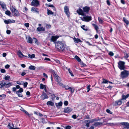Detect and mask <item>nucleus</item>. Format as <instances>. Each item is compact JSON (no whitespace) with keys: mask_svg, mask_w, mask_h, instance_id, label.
<instances>
[{"mask_svg":"<svg viewBox=\"0 0 129 129\" xmlns=\"http://www.w3.org/2000/svg\"><path fill=\"white\" fill-rule=\"evenodd\" d=\"M50 72L52 74L53 76L55 77V81L58 83L57 84L60 86H62L66 90H68L70 87L68 85H64L61 82V80L59 79V77L55 72L54 70L50 69L49 70Z\"/></svg>","mask_w":129,"mask_h":129,"instance_id":"f257e3e1","label":"nucleus"},{"mask_svg":"<svg viewBox=\"0 0 129 129\" xmlns=\"http://www.w3.org/2000/svg\"><path fill=\"white\" fill-rule=\"evenodd\" d=\"M55 47L59 52H64L65 50L66 45L62 41H58L55 44Z\"/></svg>","mask_w":129,"mask_h":129,"instance_id":"f03ea898","label":"nucleus"},{"mask_svg":"<svg viewBox=\"0 0 129 129\" xmlns=\"http://www.w3.org/2000/svg\"><path fill=\"white\" fill-rule=\"evenodd\" d=\"M12 85V83L10 82H4V81H1V83H0V88L4 87L6 88L9 87Z\"/></svg>","mask_w":129,"mask_h":129,"instance_id":"7ed1b4c3","label":"nucleus"},{"mask_svg":"<svg viewBox=\"0 0 129 129\" xmlns=\"http://www.w3.org/2000/svg\"><path fill=\"white\" fill-rule=\"evenodd\" d=\"M120 73V76L122 79H124L127 77L129 75V72L128 71L125 70H123Z\"/></svg>","mask_w":129,"mask_h":129,"instance_id":"20e7f679","label":"nucleus"},{"mask_svg":"<svg viewBox=\"0 0 129 129\" xmlns=\"http://www.w3.org/2000/svg\"><path fill=\"white\" fill-rule=\"evenodd\" d=\"M10 9L12 13L14 14V16L17 17L20 16V14L18 11L15 8H14L12 6L10 7Z\"/></svg>","mask_w":129,"mask_h":129,"instance_id":"39448f33","label":"nucleus"},{"mask_svg":"<svg viewBox=\"0 0 129 129\" xmlns=\"http://www.w3.org/2000/svg\"><path fill=\"white\" fill-rule=\"evenodd\" d=\"M118 67L121 70H125V69L124 62L119 61L118 63Z\"/></svg>","mask_w":129,"mask_h":129,"instance_id":"423d86ee","label":"nucleus"},{"mask_svg":"<svg viewBox=\"0 0 129 129\" xmlns=\"http://www.w3.org/2000/svg\"><path fill=\"white\" fill-rule=\"evenodd\" d=\"M80 18L83 21L86 22H88L91 20L92 19V17L91 16H85L81 17Z\"/></svg>","mask_w":129,"mask_h":129,"instance_id":"0eeeda50","label":"nucleus"},{"mask_svg":"<svg viewBox=\"0 0 129 129\" xmlns=\"http://www.w3.org/2000/svg\"><path fill=\"white\" fill-rule=\"evenodd\" d=\"M64 12L66 15L69 18L70 16V14L69 11V7L66 6L64 7Z\"/></svg>","mask_w":129,"mask_h":129,"instance_id":"6e6552de","label":"nucleus"},{"mask_svg":"<svg viewBox=\"0 0 129 129\" xmlns=\"http://www.w3.org/2000/svg\"><path fill=\"white\" fill-rule=\"evenodd\" d=\"M120 124L123 126L122 129H129V123L123 122H121Z\"/></svg>","mask_w":129,"mask_h":129,"instance_id":"1a4fd4ad","label":"nucleus"},{"mask_svg":"<svg viewBox=\"0 0 129 129\" xmlns=\"http://www.w3.org/2000/svg\"><path fill=\"white\" fill-rule=\"evenodd\" d=\"M33 1L31 2L32 6L37 7L40 5V3L38 0H32Z\"/></svg>","mask_w":129,"mask_h":129,"instance_id":"9d476101","label":"nucleus"},{"mask_svg":"<svg viewBox=\"0 0 129 129\" xmlns=\"http://www.w3.org/2000/svg\"><path fill=\"white\" fill-rule=\"evenodd\" d=\"M40 98L42 100H43L45 99L48 98L49 97L43 91L42 94L40 96Z\"/></svg>","mask_w":129,"mask_h":129,"instance_id":"9b49d317","label":"nucleus"},{"mask_svg":"<svg viewBox=\"0 0 129 129\" xmlns=\"http://www.w3.org/2000/svg\"><path fill=\"white\" fill-rule=\"evenodd\" d=\"M72 108L70 107H67L64 108L63 112L65 113H69L72 111Z\"/></svg>","mask_w":129,"mask_h":129,"instance_id":"f8f14e48","label":"nucleus"},{"mask_svg":"<svg viewBox=\"0 0 129 129\" xmlns=\"http://www.w3.org/2000/svg\"><path fill=\"white\" fill-rule=\"evenodd\" d=\"M76 12L79 15L82 16H85V14L83 10L79 8L77 10Z\"/></svg>","mask_w":129,"mask_h":129,"instance_id":"ddd939ff","label":"nucleus"},{"mask_svg":"<svg viewBox=\"0 0 129 129\" xmlns=\"http://www.w3.org/2000/svg\"><path fill=\"white\" fill-rule=\"evenodd\" d=\"M59 37V36H52L51 38L50 41L54 43H56L57 39Z\"/></svg>","mask_w":129,"mask_h":129,"instance_id":"4468645a","label":"nucleus"},{"mask_svg":"<svg viewBox=\"0 0 129 129\" xmlns=\"http://www.w3.org/2000/svg\"><path fill=\"white\" fill-rule=\"evenodd\" d=\"M83 10L84 13H88L90 10V8L89 7L85 6L83 8Z\"/></svg>","mask_w":129,"mask_h":129,"instance_id":"2eb2a0df","label":"nucleus"},{"mask_svg":"<svg viewBox=\"0 0 129 129\" xmlns=\"http://www.w3.org/2000/svg\"><path fill=\"white\" fill-rule=\"evenodd\" d=\"M31 11L33 13H36L39 14V9L35 7H32L31 9Z\"/></svg>","mask_w":129,"mask_h":129,"instance_id":"dca6fc26","label":"nucleus"},{"mask_svg":"<svg viewBox=\"0 0 129 129\" xmlns=\"http://www.w3.org/2000/svg\"><path fill=\"white\" fill-rule=\"evenodd\" d=\"M122 100L120 99L118 101L115 102L114 105L115 106L120 105L122 104Z\"/></svg>","mask_w":129,"mask_h":129,"instance_id":"f3484780","label":"nucleus"},{"mask_svg":"<svg viewBox=\"0 0 129 129\" xmlns=\"http://www.w3.org/2000/svg\"><path fill=\"white\" fill-rule=\"evenodd\" d=\"M103 124L102 122H95L92 125L94 126L95 127H96L99 126H101Z\"/></svg>","mask_w":129,"mask_h":129,"instance_id":"a211bd4d","label":"nucleus"},{"mask_svg":"<svg viewBox=\"0 0 129 129\" xmlns=\"http://www.w3.org/2000/svg\"><path fill=\"white\" fill-rule=\"evenodd\" d=\"M18 55L19 57H22L23 56L27 57V56L24 55L20 50H19L18 51Z\"/></svg>","mask_w":129,"mask_h":129,"instance_id":"6ab92c4d","label":"nucleus"},{"mask_svg":"<svg viewBox=\"0 0 129 129\" xmlns=\"http://www.w3.org/2000/svg\"><path fill=\"white\" fill-rule=\"evenodd\" d=\"M73 40L74 42L76 43H78L79 42H82L81 41L80 39L76 38L75 37H74L73 38Z\"/></svg>","mask_w":129,"mask_h":129,"instance_id":"aec40b11","label":"nucleus"},{"mask_svg":"<svg viewBox=\"0 0 129 129\" xmlns=\"http://www.w3.org/2000/svg\"><path fill=\"white\" fill-rule=\"evenodd\" d=\"M92 25L95 30L96 32L98 33V30L99 29V27L96 24L94 23L92 24Z\"/></svg>","mask_w":129,"mask_h":129,"instance_id":"412c9836","label":"nucleus"},{"mask_svg":"<svg viewBox=\"0 0 129 129\" xmlns=\"http://www.w3.org/2000/svg\"><path fill=\"white\" fill-rule=\"evenodd\" d=\"M37 30L39 31H44L45 30V28H44L43 27H42L39 26L37 28Z\"/></svg>","mask_w":129,"mask_h":129,"instance_id":"4be33fe9","label":"nucleus"},{"mask_svg":"<svg viewBox=\"0 0 129 129\" xmlns=\"http://www.w3.org/2000/svg\"><path fill=\"white\" fill-rule=\"evenodd\" d=\"M81 27L84 30L87 31L88 30V27L87 26H86L85 25L81 26Z\"/></svg>","mask_w":129,"mask_h":129,"instance_id":"5701e85b","label":"nucleus"},{"mask_svg":"<svg viewBox=\"0 0 129 129\" xmlns=\"http://www.w3.org/2000/svg\"><path fill=\"white\" fill-rule=\"evenodd\" d=\"M98 120L96 118H94L92 119H90L88 120H86L85 121L86 122H88V121L89 122V123H93L94 121H97Z\"/></svg>","mask_w":129,"mask_h":129,"instance_id":"b1692460","label":"nucleus"},{"mask_svg":"<svg viewBox=\"0 0 129 129\" xmlns=\"http://www.w3.org/2000/svg\"><path fill=\"white\" fill-rule=\"evenodd\" d=\"M8 127L9 129H12V128H14V124L12 123H8Z\"/></svg>","mask_w":129,"mask_h":129,"instance_id":"393cba45","label":"nucleus"},{"mask_svg":"<svg viewBox=\"0 0 129 129\" xmlns=\"http://www.w3.org/2000/svg\"><path fill=\"white\" fill-rule=\"evenodd\" d=\"M71 92V93L73 94L75 90V88L74 87H70L68 90Z\"/></svg>","mask_w":129,"mask_h":129,"instance_id":"a878e982","label":"nucleus"},{"mask_svg":"<svg viewBox=\"0 0 129 129\" xmlns=\"http://www.w3.org/2000/svg\"><path fill=\"white\" fill-rule=\"evenodd\" d=\"M123 21L127 25H128L129 24V21L128 20H127L125 17L123 18Z\"/></svg>","mask_w":129,"mask_h":129,"instance_id":"bb28decb","label":"nucleus"},{"mask_svg":"<svg viewBox=\"0 0 129 129\" xmlns=\"http://www.w3.org/2000/svg\"><path fill=\"white\" fill-rule=\"evenodd\" d=\"M47 105H48L53 106L54 105V103L51 101H49L47 103Z\"/></svg>","mask_w":129,"mask_h":129,"instance_id":"cd10ccee","label":"nucleus"},{"mask_svg":"<svg viewBox=\"0 0 129 129\" xmlns=\"http://www.w3.org/2000/svg\"><path fill=\"white\" fill-rule=\"evenodd\" d=\"M45 5L46 6L48 7H50L53 8H54L53 9V10H56V8L54 7V6L53 5H49V4H46Z\"/></svg>","mask_w":129,"mask_h":129,"instance_id":"c85d7f7f","label":"nucleus"},{"mask_svg":"<svg viewBox=\"0 0 129 129\" xmlns=\"http://www.w3.org/2000/svg\"><path fill=\"white\" fill-rule=\"evenodd\" d=\"M54 14V13L52 12L51 10L47 9V14L48 15H52Z\"/></svg>","mask_w":129,"mask_h":129,"instance_id":"c756f323","label":"nucleus"},{"mask_svg":"<svg viewBox=\"0 0 129 129\" xmlns=\"http://www.w3.org/2000/svg\"><path fill=\"white\" fill-rule=\"evenodd\" d=\"M29 69L32 70H34L36 69V67L34 66L31 65L29 67Z\"/></svg>","mask_w":129,"mask_h":129,"instance_id":"7c9ffc66","label":"nucleus"},{"mask_svg":"<svg viewBox=\"0 0 129 129\" xmlns=\"http://www.w3.org/2000/svg\"><path fill=\"white\" fill-rule=\"evenodd\" d=\"M32 41L35 43H36L37 44H38V41L37 39L35 38H34L33 39Z\"/></svg>","mask_w":129,"mask_h":129,"instance_id":"2f4dec72","label":"nucleus"},{"mask_svg":"<svg viewBox=\"0 0 129 129\" xmlns=\"http://www.w3.org/2000/svg\"><path fill=\"white\" fill-rule=\"evenodd\" d=\"M46 86L45 85H43L42 83L40 84V88L41 89H43L45 88Z\"/></svg>","mask_w":129,"mask_h":129,"instance_id":"473e14b6","label":"nucleus"},{"mask_svg":"<svg viewBox=\"0 0 129 129\" xmlns=\"http://www.w3.org/2000/svg\"><path fill=\"white\" fill-rule=\"evenodd\" d=\"M75 58L78 62H80L81 60L80 58L77 55H76L75 56Z\"/></svg>","mask_w":129,"mask_h":129,"instance_id":"72a5a7b5","label":"nucleus"},{"mask_svg":"<svg viewBox=\"0 0 129 129\" xmlns=\"http://www.w3.org/2000/svg\"><path fill=\"white\" fill-rule=\"evenodd\" d=\"M28 57L30 58H34L35 57V55L34 54H32L31 55H30V54H29L28 55Z\"/></svg>","mask_w":129,"mask_h":129,"instance_id":"f704fd0d","label":"nucleus"},{"mask_svg":"<svg viewBox=\"0 0 129 129\" xmlns=\"http://www.w3.org/2000/svg\"><path fill=\"white\" fill-rule=\"evenodd\" d=\"M23 89L22 88H19V89L17 91H16V92H20V93H21L22 92H23Z\"/></svg>","mask_w":129,"mask_h":129,"instance_id":"c9c22d12","label":"nucleus"},{"mask_svg":"<svg viewBox=\"0 0 129 129\" xmlns=\"http://www.w3.org/2000/svg\"><path fill=\"white\" fill-rule=\"evenodd\" d=\"M103 81L102 82V83H107L109 81H108L107 80L105 79L104 78L103 79Z\"/></svg>","mask_w":129,"mask_h":129,"instance_id":"e433bc0d","label":"nucleus"},{"mask_svg":"<svg viewBox=\"0 0 129 129\" xmlns=\"http://www.w3.org/2000/svg\"><path fill=\"white\" fill-rule=\"evenodd\" d=\"M0 5L2 9H4L6 7V5H5L1 3V2H0Z\"/></svg>","mask_w":129,"mask_h":129,"instance_id":"4c0bfd02","label":"nucleus"},{"mask_svg":"<svg viewBox=\"0 0 129 129\" xmlns=\"http://www.w3.org/2000/svg\"><path fill=\"white\" fill-rule=\"evenodd\" d=\"M5 14L8 15L9 16H10L11 14V13L10 11L8 10H7L5 11Z\"/></svg>","mask_w":129,"mask_h":129,"instance_id":"58836bf2","label":"nucleus"},{"mask_svg":"<svg viewBox=\"0 0 129 129\" xmlns=\"http://www.w3.org/2000/svg\"><path fill=\"white\" fill-rule=\"evenodd\" d=\"M33 39L30 37H29L28 38V41L29 43H32Z\"/></svg>","mask_w":129,"mask_h":129,"instance_id":"ea45409f","label":"nucleus"},{"mask_svg":"<svg viewBox=\"0 0 129 129\" xmlns=\"http://www.w3.org/2000/svg\"><path fill=\"white\" fill-rule=\"evenodd\" d=\"M16 92V93L18 97H23V95L22 93L20 92Z\"/></svg>","mask_w":129,"mask_h":129,"instance_id":"a19ab883","label":"nucleus"},{"mask_svg":"<svg viewBox=\"0 0 129 129\" xmlns=\"http://www.w3.org/2000/svg\"><path fill=\"white\" fill-rule=\"evenodd\" d=\"M68 71L69 72V73L70 74L71 76H74V75L73 74V73L72 71L70 70V68L68 69Z\"/></svg>","mask_w":129,"mask_h":129,"instance_id":"79ce46f5","label":"nucleus"},{"mask_svg":"<svg viewBox=\"0 0 129 129\" xmlns=\"http://www.w3.org/2000/svg\"><path fill=\"white\" fill-rule=\"evenodd\" d=\"M56 97L55 95L54 94H51V99L52 100H54Z\"/></svg>","mask_w":129,"mask_h":129,"instance_id":"37998d69","label":"nucleus"},{"mask_svg":"<svg viewBox=\"0 0 129 129\" xmlns=\"http://www.w3.org/2000/svg\"><path fill=\"white\" fill-rule=\"evenodd\" d=\"M99 21L100 23L102 24L103 22V21L99 17L98 18Z\"/></svg>","mask_w":129,"mask_h":129,"instance_id":"c03bdc74","label":"nucleus"},{"mask_svg":"<svg viewBox=\"0 0 129 129\" xmlns=\"http://www.w3.org/2000/svg\"><path fill=\"white\" fill-rule=\"evenodd\" d=\"M10 78V76H9L7 75L5 77V80H9Z\"/></svg>","mask_w":129,"mask_h":129,"instance_id":"a18cd8bd","label":"nucleus"},{"mask_svg":"<svg viewBox=\"0 0 129 129\" xmlns=\"http://www.w3.org/2000/svg\"><path fill=\"white\" fill-rule=\"evenodd\" d=\"M129 57V55L127 53L125 54H124V57L125 59H127Z\"/></svg>","mask_w":129,"mask_h":129,"instance_id":"49530a36","label":"nucleus"},{"mask_svg":"<svg viewBox=\"0 0 129 129\" xmlns=\"http://www.w3.org/2000/svg\"><path fill=\"white\" fill-rule=\"evenodd\" d=\"M28 84V83L27 82H25L23 84L24 86L23 87L24 88L26 87H27Z\"/></svg>","mask_w":129,"mask_h":129,"instance_id":"de8ad7c7","label":"nucleus"},{"mask_svg":"<svg viewBox=\"0 0 129 129\" xmlns=\"http://www.w3.org/2000/svg\"><path fill=\"white\" fill-rule=\"evenodd\" d=\"M126 98L125 95H122V98L120 99L121 100L125 99Z\"/></svg>","mask_w":129,"mask_h":129,"instance_id":"09e8293b","label":"nucleus"},{"mask_svg":"<svg viewBox=\"0 0 129 129\" xmlns=\"http://www.w3.org/2000/svg\"><path fill=\"white\" fill-rule=\"evenodd\" d=\"M64 104L65 106H67L68 104V102L67 101H65L64 102Z\"/></svg>","mask_w":129,"mask_h":129,"instance_id":"8fccbe9b","label":"nucleus"},{"mask_svg":"<svg viewBox=\"0 0 129 129\" xmlns=\"http://www.w3.org/2000/svg\"><path fill=\"white\" fill-rule=\"evenodd\" d=\"M5 23L6 24H8L9 23V20H5L4 21Z\"/></svg>","mask_w":129,"mask_h":129,"instance_id":"3c124183","label":"nucleus"},{"mask_svg":"<svg viewBox=\"0 0 129 129\" xmlns=\"http://www.w3.org/2000/svg\"><path fill=\"white\" fill-rule=\"evenodd\" d=\"M9 23H14L15 22V20L12 19V20H10L9 19Z\"/></svg>","mask_w":129,"mask_h":129,"instance_id":"603ef678","label":"nucleus"},{"mask_svg":"<svg viewBox=\"0 0 129 129\" xmlns=\"http://www.w3.org/2000/svg\"><path fill=\"white\" fill-rule=\"evenodd\" d=\"M23 82H22V81H21V82H20L19 81H17V83L18 84H19L20 85H21L23 84Z\"/></svg>","mask_w":129,"mask_h":129,"instance_id":"864d4df0","label":"nucleus"},{"mask_svg":"<svg viewBox=\"0 0 129 129\" xmlns=\"http://www.w3.org/2000/svg\"><path fill=\"white\" fill-rule=\"evenodd\" d=\"M106 111L108 113H109L112 114V112L111 111H110V110L109 109H107L106 110Z\"/></svg>","mask_w":129,"mask_h":129,"instance_id":"5fc2aeb1","label":"nucleus"},{"mask_svg":"<svg viewBox=\"0 0 129 129\" xmlns=\"http://www.w3.org/2000/svg\"><path fill=\"white\" fill-rule=\"evenodd\" d=\"M27 115L28 117H30V114H29L28 113V112L26 111L25 110V111L24 112Z\"/></svg>","mask_w":129,"mask_h":129,"instance_id":"6e6d98bb","label":"nucleus"},{"mask_svg":"<svg viewBox=\"0 0 129 129\" xmlns=\"http://www.w3.org/2000/svg\"><path fill=\"white\" fill-rule=\"evenodd\" d=\"M25 26L26 27H28L29 26V24L28 23H26L24 24Z\"/></svg>","mask_w":129,"mask_h":129,"instance_id":"4d7b16f0","label":"nucleus"},{"mask_svg":"<svg viewBox=\"0 0 129 129\" xmlns=\"http://www.w3.org/2000/svg\"><path fill=\"white\" fill-rule=\"evenodd\" d=\"M0 71H1V72L2 73H5L6 72L5 69H2Z\"/></svg>","mask_w":129,"mask_h":129,"instance_id":"13d9d810","label":"nucleus"},{"mask_svg":"<svg viewBox=\"0 0 129 129\" xmlns=\"http://www.w3.org/2000/svg\"><path fill=\"white\" fill-rule=\"evenodd\" d=\"M87 122V123H86L85 125L87 127H88L89 126V124L90 123H89V121Z\"/></svg>","mask_w":129,"mask_h":129,"instance_id":"bf43d9fd","label":"nucleus"},{"mask_svg":"<svg viewBox=\"0 0 129 129\" xmlns=\"http://www.w3.org/2000/svg\"><path fill=\"white\" fill-rule=\"evenodd\" d=\"M46 27L48 28H51V25L49 24H47L46 25Z\"/></svg>","mask_w":129,"mask_h":129,"instance_id":"052dcab7","label":"nucleus"},{"mask_svg":"<svg viewBox=\"0 0 129 129\" xmlns=\"http://www.w3.org/2000/svg\"><path fill=\"white\" fill-rule=\"evenodd\" d=\"M62 102L61 101L60 102L58 103V106H62Z\"/></svg>","mask_w":129,"mask_h":129,"instance_id":"680f3d73","label":"nucleus"},{"mask_svg":"<svg viewBox=\"0 0 129 129\" xmlns=\"http://www.w3.org/2000/svg\"><path fill=\"white\" fill-rule=\"evenodd\" d=\"M11 32V31L9 30H7L6 31V33L8 35L10 34Z\"/></svg>","mask_w":129,"mask_h":129,"instance_id":"e2e57ef3","label":"nucleus"},{"mask_svg":"<svg viewBox=\"0 0 129 129\" xmlns=\"http://www.w3.org/2000/svg\"><path fill=\"white\" fill-rule=\"evenodd\" d=\"M43 75L44 77L47 78H48V76L45 73H43Z\"/></svg>","mask_w":129,"mask_h":129,"instance_id":"0e129e2a","label":"nucleus"},{"mask_svg":"<svg viewBox=\"0 0 129 129\" xmlns=\"http://www.w3.org/2000/svg\"><path fill=\"white\" fill-rule=\"evenodd\" d=\"M71 128V126L70 125H67L66 127V129H70Z\"/></svg>","mask_w":129,"mask_h":129,"instance_id":"69168bd1","label":"nucleus"},{"mask_svg":"<svg viewBox=\"0 0 129 129\" xmlns=\"http://www.w3.org/2000/svg\"><path fill=\"white\" fill-rule=\"evenodd\" d=\"M9 65L8 64L6 65L5 66V68L7 69H8L9 68Z\"/></svg>","mask_w":129,"mask_h":129,"instance_id":"338daca9","label":"nucleus"},{"mask_svg":"<svg viewBox=\"0 0 129 129\" xmlns=\"http://www.w3.org/2000/svg\"><path fill=\"white\" fill-rule=\"evenodd\" d=\"M72 118L74 119H76L77 118V116L76 115H73L72 116Z\"/></svg>","mask_w":129,"mask_h":129,"instance_id":"774afa93","label":"nucleus"}]
</instances>
